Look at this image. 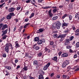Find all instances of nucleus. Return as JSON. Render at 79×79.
Here are the masks:
<instances>
[{
    "instance_id": "35",
    "label": "nucleus",
    "mask_w": 79,
    "mask_h": 79,
    "mask_svg": "<svg viewBox=\"0 0 79 79\" xmlns=\"http://www.w3.org/2000/svg\"><path fill=\"white\" fill-rule=\"evenodd\" d=\"M6 37H7V35H5L4 36L2 37V39L3 40H5V39H6Z\"/></svg>"
},
{
    "instance_id": "33",
    "label": "nucleus",
    "mask_w": 79,
    "mask_h": 79,
    "mask_svg": "<svg viewBox=\"0 0 79 79\" xmlns=\"http://www.w3.org/2000/svg\"><path fill=\"white\" fill-rule=\"evenodd\" d=\"M40 49V48H39V47L38 46H36L35 47V50H38Z\"/></svg>"
},
{
    "instance_id": "45",
    "label": "nucleus",
    "mask_w": 79,
    "mask_h": 79,
    "mask_svg": "<svg viewBox=\"0 0 79 79\" xmlns=\"http://www.w3.org/2000/svg\"><path fill=\"white\" fill-rule=\"evenodd\" d=\"M79 16V14H78V13H76V14H75V18H78V16Z\"/></svg>"
},
{
    "instance_id": "24",
    "label": "nucleus",
    "mask_w": 79,
    "mask_h": 79,
    "mask_svg": "<svg viewBox=\"0 0 79 79\" xmlns=\"http://www.w3.org/2000/svg\"><path fill=\"white\" fill-rule=\"evenodd\" d=\"M43 31H44V30L42 29V28H40L38 30V33H40H40L43 32Z\"/></svg>"
},
{
    "instance_id": "13",
    "label": "nucleus",
    "mask_w": 79,
    "mask_h": 79,
    "mask_svg": "<svg viewBox=\"0 0 79 79\" xmlns=\"http://www.w3.org/2000/svg\"><path fill=\"white\" fill-rule=\"evenodd\" d=\"M5 50L7 53H8V52H9V46H6L5 48Z\"/></svg>"
},
{
    "instance_id": "49",
    "label": "nucleus",
    "mask_w": 79,
    "mask_h": 79,
    "mask_svg": "<svg viewBox=\"0 0 79 79\" xmlns=\"http://www.w3.org/2000/svg\"><path fill=\"white\" fill-rule=\"evenodd\" d=\"M77 54H74V55L73 56V57L74 58H77Z\"/></svg>"
},
{
    "instance_id": "2",
    "label": "nucleus",
    "mask_w": 79,
    "mask_h": 79,
    "mask_svg": "<svg viewBox=\"0 0 79 79\" xmlns=\"http://www.w3.org/2000/svg\"><path fill=\"white\" fill-rule=\"evenodd\" d=\"M69 62L68 60H66L65 61L63 62L62 65V68H65L66 66L67 65H68L69 64Z\"/></svg>"
},
{
    "instance_id": "61",
    "label": "nucleus",
    "mask_w": 79,
    "mask_h": 79,
    "mask_svg": "<svg viewBox=\"0 0 79 79\" xmlns=\"http://www.w3.org/2000/svg\"><path fill=\"white\" fill-rule=\"evenodd\" d=\"M63 40H64V39L61 38L60 40V42H62V41H63Z\"/></svg>"
},
{
    "instance_id": "9",
    "label": "nucleus",
    "mask_w": 79,
    "mask_h": 79,
    "mask_svg": "<svg viewBox=\"0 0 79 79\" xmlns=\"http://www.w3.org/2000/svg\"><path fill=\"white\" fill-rule=\"evenodd\" d=\"M68 53H64L61 55V57H68Z\"/></svg>"
},
{
    "instance_id": "54",
    "label": "nucleus",
    "mask_w": 79,
    "mask_h": 79,
    "mask_svg": "<svg viewBox=\"0 0 79 79\" xmlns=\"http://www.w3.org/2000/svg\"><path fill=\"white\" fill-rule=\"evenodd\" d=\"M30 0H26L25 1L26 3H30Z\"/></svg>"
},
{
    "instance_id": "42",
    "label": "nucleus",
    "mask_w": 79,
    "mask_h": 79,
    "mask_svg": "<svg viewBox=\"0 0 79 79\" xmlns=\"http://www.w3.org/2000/svg\"><path fill=\"white\" fill-rule=\"evenodd\" d=\"M14 21L15 22V23H17L18 22H19V20L18 19H14Z\"/></svg>"
},
{
    "instance_id": "1",
    "label": "nucleus",
    "mask_w": 79,
    "mask_h": 79,
    "mask_svg": "<svg viewBox=\"0 0 79 79\" xmlns=\"http://www.w3.org/2000/svg\"><path fill=\"white\" fill-rule=\"evenodd\" d=\"M61 24L60 23V22H57L56 23L55 26H54V25H53V27L54 29H55V28H56V27L58 29H60Z\"/></svg>"
},
{
    "instance_id": "39",
    "label": "nucleus",
    "mask_w": 79,
    "mask_h": 79,
    "mask_svg": "<svg viewBox=\"0 0 79 79\" xmlns=\"http://www.w3.org/2000/svg\"><path fill=\"white\" fill-rule=\"evenodd\" d=\"M79 47V42H77L76 44V48H78Z\"/></svg>"
},
{
    "instance_id": "29",
    "label": "nucleus",
    "mask_w": 79,
    "mask_h": 79,
    "mask_svg": "<svg viewBox=\"0 0 79 79\" xmlns=\"http://www.w3.org/2000/svg\"><path fill=\"white\" fill-rule=\"evenodd\" d=\"M10 15L11 17L14 16H15V15L13 12L10 13L9 14Z\"/></svg>"
},
{
    "instance_id": "52",
    "label": "nucleus",
    "mask_w": 79,
    "mask_h": 79,
    "mask_svg": "<svg viewBox=\"0 0 79 79\" xmlns=\"http://www.w3.org/2000/svg\"><path fill=\"white\" fill-rule=\"evenodd\" d=\"M69 10L72 8V6H71V5L69 4Z\"/></svg>"
},
{
    "instance_id": "28",
    "label": "nucleus",
    "mask_w": 79,
    "mask_h": 79,
    "mask_svg": "<svg viewBox=\"0 0 79 79\" xmlns=\"http://www.w3.org/2000/svg\"><path fill=\"white\" fill-rule=\"evenodd\" d=\"M56 11H57V9H53L52 11V13L53 14H55V13H56Z\"/></svg>"
},
{
    "instance_id": "46",
    "label": "nucleus",
    "mask_w": 79,
    "mask_h": 79,
    "mask_svg": "<svg viewBox=\"0 0 79 79\" xmlns=\"http://www.w3.org/2000/svg\"><path fill=\"white\" fill-rule=\"evenodd\" d=\"M72 18L73 16H72V15H71V16H70V17H69V20H70V21L72 20Z\"/></svg>"
},
{
    "instance_id": "5",
    "label": "nucleus",
    "mask_w": 79,
    "mask_h": 79,
    "mask_svg": "<svg viewBox=\"0 0 79 79\" xmlns=\"http://www.w3.org/2000/svg\"><path fill=\"white\" fill-rule=\"evenodd\" d=\"M15 10V8L13 7H11L9 8L8 10V11L9 12L12 13V12H13Z\"/></svg>"
},
{
    "instance_id": "41",
    "label": "nucleus",
    "mask_w": 79,
    "mask_h": 79,
    "mask_svg": "<svg viewBox=\"0 0 79 79\" xmlns=\"http://www.w3.org/2000/svg\"><path fill=\"white\" fill-rule=\"evenodd\" d=\"M53 37L54 38H58V36H57V34H55L53 35Z\"/></svg>"
},
{
    "instance_id": "3",
    "label": "nucleus",
    "mask_w": 79,
    "mask_h": 79,
    "mask_svg": "<svg viewBox=\"0 0 79 79\" xmlns=\"http://www.w3.org/2000/svg\"><path fill=\"white\" fill-rule=\"evenodd\" d=\"M64 44L65 45H68L70 44V42L69 39H66L64 41Z\"/></svg>"
},
{
    "instance_id": "17",
    "label": "nucleus",
    "mask_w": 79,
    "mask_h": 79,
    "mask_svg": "<svg viewBox=\"0 0 79 79\" xmlns=\"http://www.w3.org/2000/svg\"><path fill=\"white\" fill-rule=\"evenodd\" d=\"M7 31L8 29H7L5 30V31H3V33L2 35V36H3L4 35H5V34L7 33Z\"/></svg>"
},
{
    "instance_id": "6",
    "label": "nucleus",
    "mask_w": 79,
    "mask_h": 79,
    "mask_svg": "<svg viewBox=\"0 0 79 79\" xmlns=\"http://www.w3.org/2000/svg\"><path fill=\"white\" fill-rule=\"evenodd\" d=\"M52 9H50L48 12L49 13V17H50V18H52V17L53 15V14L52 12Z\"/></svg>"
},
{
    "instance_id": "15",
    "label": "nucleus",
    "mask_w": 79,
    "mask_h": 79,
    "mask_svg": "<svg viewBox=\"0 0 79 79\" xmlns=\"http://www.w3.org/2000/svg\"><path fill=\"white\" fill-rule=\"evenodd\" d=\"M39 40V38L38 37H35L33 40L34 42H37Z\"/></svg>"
},
{
    "instance_id": "50",
    "label": "nucleus",
    "mask_w": 79,
    "mask_h": 79,
    "mask_svg": "<svg viewBox=\"0 0 79 79\" xmlns=\"http://www.w3.org/2000/svg\"><path fill=\"white\" fill-rule=\"evenodd\" d=\"M4 4H5V2H4V3H3L1 5H0V8H2V7L3 6V5Z\"/></svg>"
},
{
    "instance_id": "59",
    "label": "nucleus",
    "mask_w": 79,
    "mask_h": 79,
    "mask_svg": "<svg viewBox=\"0 0 79 79\" xmlns=\"http://www.w3.org/2000/svg\"><path fill=\"white\" fill-rule=\"evenodd\" d=\"M29 21V19L27 18L25 19V22H27Z\"/></svg>"
},
{
    "instance_id": "57",
    "label": "nucleus",
    "mask_w": 79,
    "mask_h": 79,
    "mask_svg": "<svg viewBox=\"0 0 79 79\" xmlns=\"http://www.w3.org/2000/svg\"><path fill=\"white\" fill-rule=\"evenodd\" d=\"M44 0H38V2L39 3H42V2L44 1Z\"/></svg>"
},
{
    "instance_id": "30",
    "label": "nucleus",
    "mask_w": 79,
    "mask_h": 79,
    "mask_svg": "<svg viewBox=\"0 0 79 79\" xmlns=\"http://www.w3.org/2000/svg\"><path fill=\"white\" fill-rule=\"evenodd\" d=\"M29 24H30V23H28L25 24L23 27V29H26V27H27V26H28V25H29Z\"/></svg>"
},
{
    "instance_id": "40",
    "label": "nucleus",
    "mask_w": 79,
    "mask_h": 79,
    "mask_svg": "<svg viewBox=\"0 0 79 79\" xmlns=\"http://www.w3.org/2000/svg\"><path fill=\"white\" fill-rule=\"evenodd\" d=\"M23 69L24 71H27V70H28V69H27V67L26 66L24 67L23 68Z\"/></svg>"
},
{
    "instance_id": "12",
    "label": "nucleus",
    "mask_w": 79,
    "mask_h": 79,
    "mask_svg": "<svg viewBox=\"0 0 79 79\" xmlns=\"http://www.w3.org/2000/svg\"><path fill=\"white\" fill-rule=\"evenodd\" d=\"M15 46L16 48H19V47H20V45L19 44H18V41H16L15 42Z\"/></svg>"
},
{
    "instance_id": "25",
    "label": "nucleus",
    "mask_w": 79,
    "mask_h": 79,
    "mask_svg": "<svg viewBox=\"0 0 79 79\" xmlns=\"http://www.w3.org/2000/svg\"><path fill=\"white\" fill-rule=\"evenodd\" d=\"M58 16L54 15L52 18V19L53 20H55L57 19H58Z\"/></svg>"
},
{
    "instance_id": "60",
    "label": "nucleus",
    "mask_w": 79,
    "mask_h": 79,
    "mask_svg": "<svg viewBox=\"0 0 79 79\" xmlns=\"http://www.w3.org/2000/svg\"><path fill=\"white\" fill-rule=\"evenodd\" d=\"M44 72L41 71V72H40V74L41 75H43V74H44Z\"/></svg>"
},
{
    "instance_id": "43",
    "label": "nucleus",
    "mask_w": 79,
    "mask_h": 79,
    "mask_svg": "<svg viewBox=\"0 0 79 79\" xmlns=\"http://www.w3.org/2000/svg\"><path fill=\"white\" fill-rule=\"evenodd\" d=\"M71 48V47L69 45H67L66 46V48L67 49H69V48Z\"/></svg>"
},
{
    "instance_id": "11",
    "label": "nucleus",
    "mask_w": 79,
    "mask_h": 79,
    "mask_svg": "<svg viewBox=\"0 0 79 79\" xmlns=\"http://www.w3.org/2000/svg\"><path fill=\"white\" fill-rule=\"evenodd\" d=\"M75 69V71H79V67L78 65H77L76 66H74V67L73 68V69Z\"/></svg>"
},
{
    "instance_id": "19",
    "label": "nucleus",
    "mask_w": 79,
    "mask_h": 79,
    "mask_svg": "<svg viewBox=\"0 0 79 79\" xmlns=\"http://www.w3.org/2000/svg\"><path fill=\"white\" fill-rule=\"evenodd\" d=\"M4 67L8 70H11V67L9 66H5Z\"/></svg>"
},
{
    "instance_id": "21",
    "label": "nucleus",
    "mask_w": 79,
    "mask_h": 79,
    "mask_svg": "<svg viewBox=\"0 0 79 79\" xmlns=\"http://www.w3.org/2000/svg\"><path fill=\"white\" fill-rule=\"evenodd\" d=\"M52 60L55 61H56V62H57V57L54 56L53 58H52Z\"/></svg>"
},
{
    "instance_id": "58",
    "label": "nucleus",
    "mask_w": 79,
    "mask_h": 79,
    "mask_svg": "<svg viewBox=\"0 0 79 79\" xmlns=\"http://www.w3.org/2000/svg\"><path fill=\"white\" fill-rule=\"evenodd\" d=\"M3 23L0 24V28L2 27H3Z\"/></svg>"
},
{
    "instance_id": "47",
    "label": "nucleus",
    "mask_w": 79,
    "mask_h": 79,
    "mask_svg": "<svg viewBox=\"0 0 79 79\" xmlns=\"http://www.w3.org/2000/svg\"><path fill=\"white\" fill-rule=\"evenodd\" d=\"M50 45H53V42L52 41H50Z\"/></svg>"
},
{
    "instance_id": "18",
    "label": "nucleus",
    "mask_w": 79,
    "mask_h": 79,
    "mask_svg": "<svg viewBox=\"0 0 79 79\" xmlns=\"http://www.w3.org/2000/svg\"><path fill=\"white\" fill-rule=\"evenodd\" d=\"M74 66H73V65H72L71 66H69L67 67V69L69 70H70L71 69H73V68H74Z\"/></svg>"
},
{
    "instance_id": "7",
    "label": "nucleus",
    "mask_w": 79,
    "mask_h": 79,
    "mask_svg": "<svg viewBox=\"0 0 79 79\" xmlns=\"http://www.w3.org/2000/svg\"><path fill=\"white\" fill-rule=\"evenodd\" d=\"M66 34H65L64 35H60L57 37V39H59V38H64L65 37H66Z\"/></svg>"
},
{
    "instance_id": "55",
    "label": "nucleus",
    "mask_w": 79,
    "mask_h": 79,
    "mask_svg": "<svg viewBox=\"0 0 79 79\" xmlns=\"http://www.w3.org/2000/svg\"><path fill=\"white\" fill-rule=\"evenodd\" d=\"M25 56L28 58V57H29V54L28 53H26L25 55Z\"/></svg>"
},
{
    "instance_id": "48",
    "label": "nucleus",
    "mask_w": 79,
    "mask_h": 79,
    "mask_svg": "<svg viewBox=\"0 0 79 79\" xmlns=\"http://www.w3.org/2000/svg\"><path fill=\"white\" fill-rule=\"evenodd\" d=\"M69 32V30L68 29H67V30H65L64 31V32L65 33H67L68 32Z\"/></svg>"
},
{
    "instance_id": "44",
    "label": "nucleus",
    "mask_w": 79,
    "mask_h": 79,
    "mask_svg": "<svg viewBox=\"0 0 79 79\" xmlns=\"http://www.w3.org/2000/svg\"><path fill=\"white\" fill-rule=\"evenodd\" d=\"M62 77H63V79H66V77H67V76L65 75H63L62 76Z\"/></svg>"
},
{
    "instance_id": "62",
    "label": "nucleus",
    "mask_w": 79,
    "mask_h": 79,
    "mask_svg": "<svg viewBox=\"0 0 79 79\" xmlns=\"http://www.w3.org/2000/svg\"><path fill=\"white\" fill-rule=\"evenodd\" d=\"M29 11H27L26 13H25V14L26 15H28L29 14Z\"/></svg>"
},
{
    "instance_id": "51",
    "label": "nucleus",
    "mask_w": 79,
    "mask_h": 79,
    "mask_svg": "<svg viewBox=\"0 0 79 79\" xmlns=\"http://www.w3.org/2000/svg\"><path fill=\"white\" fill-rule=\"evenodd\" d=\"M57 79H60V75H58L56 77Z\"/></svg>"
},
{
    "instance_id": "10",
    "label": "nucleus",
    "mask_w": 79,
    "mask_h": 79,
    "mask_svg": "<svg viewBox=\"0 0 79 79\" xmlns=\"http://www.w3.org/2000/svg\"><path fill=\"white\" fill-rule=\"evenodd\" d=\"M44 50L45 51V52H46V53H50V52H51V51H50V50L47 48V47H46L45 48Z\"/></svg>"
},
{
    "instance_id": "32",
    "label": "nucleus",
    "mask_w": 79,
    "mask_h": 79,
    "mask_svg": "<svg viewBox=\"0 0 79 79\" xmlns=\"http://www.w3.org/2000/svg\"><path fill=\"white\" fill-rule=\"evenodd\" d=\"M42 52H40L38 54V57H40V56H42Z\"/></svg>"
},
{
    "instance_id": "8",
    "label": "nucleus",
    "mask_w": 79,
    "mask_h": 79,
    "mask_svg": "<svg viewBox=\"0 0 79 79\" xmlns=\"http://www.w3.org/2000/svg\"><path fill=\"white\" fill-rule=\"evenodd\" d=\"M68 25H69V23H66L65 22H64L63 24L62 27H63V28L64 29L65 28L64 27V26H65L66 27H67V26H68Z\"/></svg>"
},
{
    "instance_id": "23",
    "label": "nucleus",
    "mask_w": 79,
    "mask_h": 79,
    "mask_svg": "<svg viewBox=\"0 0 79 79\" xmlns=\"http://www.w3.org/2000/svg\"><path fill=\"white\" fill-rule=\"evenodd\" d=\"M33 64L34 65H37L38 64V61L35 60L34 61Z\"/></svg>"
},
{
    "instance_id": "26",
    "label": "nucleus",
    "mask_w": 79,
    "mask_h": 79,
    "mask_svg": "<svg viewBox=\"0 0 79 79\" xmlns=\"http://www.w3.org/2000/svg\"><path fill=\"white\" fill-rule=\"evenodd\" d=\"M74 37L73 36H71L69 37V41H71L72 40L74 39Z\"/></svg>"
},
{
    "instance_id": "14",
    "label": "nucleus",
    "mask_w": 79,
    "mask_h": 79,
    "mask_svg": "<svg viewBox=\"0 0 79 79\" xmlns=\"http://www.w3.org/2000/svg\"><path fill=\"white\" fill-rule=\"evenodd\" d=\"M75 32H76L75 35H79V29H77Z\"/></svg>"
},
{
    "instance_id": "64",
    "label": "nucleus",
    "mask_w": 79,
    "mask_h": 79,
    "mask_svg": "<svg viewBox=\"0 0 79 79\" xmlns=\"http://www.w3.org/2000/svg\"><path fill=\"white\" fill-rule=\"evenodd\" d=\"M20 68V65H18L17 67V68H16V69H18L19 68Z\"/></svg>"
},
{
    "instance_id": "4",
    "label": "nucleus",
    "mask_w": 79,
    "mask_h": 79,
    "mask_svg": "<svg viewBox=\"0 0 79 79\" xmlns=\"http://www.w3.org/2000/svg\"><path fill=\"white\" fill-rule=\"evenodd\" d=\"M51 64L50 62H49L48 63L44 68V70H47L48 68L50 66V65Z\"/></svg>"
},
{
    "instance_id": "27",
    "label": "nucleus",
    "mask_w": 79,
    "mask_h": 79,
    "mask_svg": "<svg viewBox=\"0 0 79 79\" xmlns=\"http://www.w3.org/2000/svg\"><path fill=\"white\" fill-rule=\"evenodd\" d=\"M51 8H52L51 6H46L45 7H42L43 9H48V8L50 9Z\"/></svg>"
},
{
    "instance_id": "22",
    "label": "nucleus",
    "mask_w": 79,
    "mask_h": 79,
    "mask_svg": "<svg viewBox=\"0 0 79 79\" xmlns=\"http://www.w3.org/2000/svg\"><path fill=\"white\" fill-rule=\"evenodd\" d=\"M39 79H44V77L43 75H40L38 77Z\"/></svg>"
},
{
    "instance_id": "34",
    "label": "nucleus",
    "mask_w": 79,
    "mask_h": 79,
    "mask_svg": "<svg viewBox=\"0 0 79 79\" xmlns=\"http://www.w3.org/2000/svg\"><path fill=\"white\" fill-rule=\"evenodd\" d=\"M67 16H68V14H65L64 15V16H63L62 17V19H64V18H65V17H66Z\"/></svg>"
},
{
    "instance_id": "53",
    "label": "nucleus",
    "mask_w": 79,
    "mask_h": 79,
    "mask_svg": "<svg viewBox=\"0 0 79 79\" xmlns=\"http://www.w3.org/2000/svg\"><path fill=\"white\" fill-rule=\"evenodd\" d=\"M53 76H54V73H51L50 75V76L51 77H52Z\"/></svg>"
},
{
    "instance_id": "31",
    "label": "nucleus",
    "mask_w": 79,
    "mask_h": 79,
    "mask_svg": "<svg viewBox=\"0 0 79 79\" xmlns=\"http://www.w3.org/2000/svg\"><path fill=\"white\" fill-rule=\"evenodd\" d=\"M6 19H11V16L9 14L7 15L6 17Z\"/></svg>"
},
{
    "instance_id": "36",
    "label": "nucleus",
    "mask_w": 79,
    "mask_h": 79,
    "mask_svg": "<svg viewBox=\"0 0 79 79\" xmlns=\"http://www.w3.org/2000/svg\"><path fill=\"white\" fill-rule=\"evenodd\" d=\"M2 56L3 58H6V53H3L2 54Z\"/></svg>"
},
{
    "instance_id": "63",
    "label": "nucleus",
    "mask_w": 79,
    "mask_h": 79,
    "mask_svg": "<svg viewBox=\"0 0 79 79\" xmlns=\"http://www.w3.org/2000/svg\"><path fill=\"white\" fill-rule=\"evenodd\" d=\"M30 79H35V78H34V77H32L31 76L29 77Z\"/></svg>"
},
{
    "instance_id": "38",
    "label": "nucleus",
    "mask_w": 79,
    "mask_h": 79,
    "mask_svg": "<svg viewBox=\"0 0 79 79\" xmlns=\"http://www.w3.org/2000/svg\"><path fill=\"white\" fill-rule=\"evenodd\" d=\"M69 52L70 53H74V52H76V51H73L71 49H70L69 50Z\"/></svg>"
},
{
    "instance_id": "56",
    "label": "nucleus",
    "mask_w": 79,
    "mask_h": 79,
    "mask_svg": "<svg viewBox=\"0 0 79 79\" xmlns=\"http://www.w3.org/2000/svg\"><path fill=\"white\" fill-rule=\"evenodd\" d=\"M17 10H19L21 9V6H18L17 8Z\"/></svg>"
},
{
    "instance_id": "20",
    "label": "nucleus",
    "mask_w": 79,
    "mask_h": 79,
    "mask_svg": "<svg viewBox=\"0 0 79 79\" xmlns=\"http://www.w3.org/2000/svg\"><path fill=\"white\" fill-rule=\"evenodd\" d=\"M43 41L42 40H40L38 41V44L39 45H40L41 44H42V43H43Z\"/></svg>"
},
{
    "instance_id": "37",
    "label": "nucleus",
    "mask_w": 79,
    "mask_h": 79,
    "mask_svg": "<svg viewBox=\"0 0 79 79\" xmlns=\"http://www.w3.org/2000/svg\"><path fill=\"white\" fill-rule=\"evenodd\" d=\"M69 52L70 53H74V52H76V51H73L71 49H70L69 50Z\"/></svg>"
},
{
    "instance_id": "16",
    "label": "nucleus",
    "mask_w": 79,
    "mask_h": 79,
    "mask_svg": "<svg viewBox=\"0 0 79 79\" xmlns=\"http://www.w3.org/2000/svg\"><path fill=\"white\" fill-rule=\"evenodd\" d=\"M7 25L6 24L2 26V28L1 30L2 31H3L4 29H6V28H7Z\"/></svg>"
}]
</instances>
